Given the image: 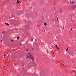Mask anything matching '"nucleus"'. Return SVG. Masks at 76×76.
<instances>
[{
    "label": "nucleus",
    "mask_w": 76,
    "mask_h": 76,
    "mask_svg": "<svg viewBox=\"0 0 76 76\" xmlns=\"http://www.w3.org/2000/svg\"><path fill=\"white\" fill-rule=\"evenodd\" d=\"M30 57L31 59V60L32 61H34V57L31 55V54L30 55Z\"/></svg>",
    "instance_id": "f257e3e1"
},
{
    "label": "nucleus",
    "mask_w": 76,
    "mask_h": 76,
    "mask_svg": "<svg viewBox=\"0 0 76 76\" xmlns=\"http://www.w3.org/2000/svg\"><path fill=\"white\" fill-rule=\"evenodd\" d=\"M70 4L71 5H73V4H74V2H70Z\"/></svg>",
    "instance_id": "f03ea898"
},
{
    "label": "nucleus",
    "mask_w": 76,
    "mask_h": 76,
    "mask_svg": "<svg viewBox=\"0 0 76 76\" xmlns=\"http://www.w3.org/2000/svg\"><path fill=\"white\" fill-rule=\"evenodd\" d=\"M5 25H6L7 26H9V24L8 23H5Z\"/></svg>",
    "instance_id": "7ed1b4c3"
},
{
    "label": "nucleus",
    "mask_w": 76,
    "mask_h": 76,
    "mask_svg": "<svg viewBox=\"0 0 76 76\" xmlns=\"http://www.w3.org/2000/svg\"><path fill=\"white\" fill-rule=\"evenodd\" d=\"M56 48H57L58 49V50H59V48H58L57 47V45H56Z\"/></svg>",
    "instance_id": "20e7f679"
},
{
    "label": "nucleus",
    "mask_w": 76,
    "mask_h": 76,
    "mask_svg": "<svg viewBox=\"0 0 76 76\" xmlns=\"http://www.w3.org/2000/svg\"><path fill=\"white\" fill-rule=\"evenodd\" d=\"M6 33V31H4L3 32L2 34H4H4Z\"/></svg>",
    "instance_id": "39448f33"
},
{
    "label": "nucleus",
    "mask_w": 76,
    "mask_h": 76,
    "mask_svg": "<svg viewBox=\"0 0 76 76\" xmlns=\"http://www.w3.org/2000/svg\"><path fill=\"white\" fill-rule=\"evenodd\" d=\"M44 25L45 26H46L47 25V23H44Z\"/></svg>",
    "instance_id": "423d86ee"
},
{
    "label": "nucleus",
    "mask_w": 76,
    "mask_h": 76,
    "mask_svg": "<svg viewBox=\"0 0 76 76\" xmlns=\"http://www.w3.org/2000/svg\"><path fill=\"white\" fill-rule=\"evenodd\" d=\"M17 39H19V37H17Z\"/></svg>",
    "instance_id": "0eeeda50"
},
{
    "label": "nucleus",
    "mask_w": 76,
    "mask_h": 76,
    "mask_svg": "<svg viewBox=\"0 0 76 76\" xmlns=\"http://www.w3.org/2000/svg\"><path fill=\"white\" fill-rule=\"evenodd\" d=\"M69 49V48H67V49L66 50V51H68V50Z\"/></svg>",
    "instance_id": "6e6552de"
},
{
    "label": "nucleus",
    "mask_w": 76,
    "mask_h": 76,
    "mask_svg": "<svg viewBox=\"0 0 76 76\" xmlns=\"http://www.w3.org/2000/svg\"><path fill=\"white\" fill-rule=\"evenodd\" d=\"M35 48V49L36 50H38V48H37V47H36Z\"/></svg>",
    "instance_id": "1a4fd4ad"
},
{
    "label": "nucleus",
    "mask_w": 76,
    "mask_h": 76,
    "mask_svg": "<svg viewBox=\"0 0 76 76\" xmlns=\"http://www.w3.org/2000/svg\"><path fill=\"white\" fill-rule=\"evenodd\" d=\"M4 58H6V55H5V54H4Z\"/></svg>",
    "instance_id": "9d476101"
},
{
    "label": "nucleus",
    "mask_w": 76,
    "mask_h": 76,
    "mask_svg": "<svg viewBox=\"0 0 76 76\" xmlns=\"http://www.w3.org/2000/svg\"><path fill=\"white\" fill-rule=\"evenodd\" d=\"M10 41H11V42H13V40H12L11 39Z\"/></svg>",
    "instance_id": "9b49d317"
},
{
    "label": "nucleus",
    "mask_w": 76,
    "mask_h": 76,
    "mask_svg": "<svg viewBox=\"0 0 76 76\" xmlns=\"http://www.w3.org/2000/svg\"><path fill=\"white\" fill-rule=\"evenodd\" d=\"M17 1L18 4H19V1H18V0H17Z\"/></svg>",
    "instance_id": "f8f14e48"
},
{
    "label": "nucleus",
    "mask_w": 76,
    "mask_h": 76,
    "mask_svg": "<svg viewBox=\"0 0 76 76\" xmlns=\"http://www.w3.org/2000/svg\"><path fill=\"white\" fill-rule=\"evenodd\" d=\"M34 41H37V39H35L34 40Z\"/></svg>",
    "instance_id": "ddd939ff"
},
{
    "label": "nucleus",
    "mask_w": 76,
    "mask_h": 76,
    "mask_svg": "<svg viewBox=\"0 0 76 76\" xmlns=\"http://www.w3.org/2000/svg\"><path fill=\"white\" fill-rule=\"evenodd\" d=\"M75 74H76V71H75Z\"/></svg>",
    "instance_id": "4468645a"
},
{
    "label": "nucleus",
    "mask_w": 76,
    "mask_h": 76,
    "mask_svg": "<svg viewBox=\"0 0 76 76\" xmlns=\"http://www.w3.org/2000/svg\"><path fill=\"white\" fill-rule=\"evenodd\" d=\"M20 45H22V44L21 43H20Z\"/></svg>",
    "instance_id": "2eb2a0df"
},
{
    "label": "nucleus",
    "mask_w": 76,
    "mask_h": 76,
    "mask_svg": "<svg viewBox=\"0 0 76 76\" xmlns=\"http://www.w3.org/2000/svg\"><path fill=\"white\" fill-rule=\"evenodd\" d=\"M27 58H29L28 56H27Z\"/></svg>",
    "instance_id": "dca6fc26"
},
{
    "label": "nucleus",
    "mask_w": 76,
    "mask_h": 76,
    "mask_svg": "<svg viewBox=\"0 0 76 76\" xmlns=\"http://www.w3.org/2000/svg\"><path fill=\"white\" fill-rule=\"evenodd\" d=\"M37 26H39V25H38L37 24Z\"/></svg>",
    "instance_id": "f3484780"
},
{
    "label": "nucleus",
    "mask_w": 76,
    "mask_h": 76,
    "mask_svg": "<svg viewBox=\"0 0 76 76\" xmlns=\"http://www.w3.org/2000/svg\"><path fill=\"white\" fill-rule=\"evenodd\" d=\"M1 42H2L3 41H2V40H1Z\"/></svg>",
    "instance_id": "a211bd4d"
},
{
    "label": "nucleus",
    "mask_w": 76,
    "mask_h": 76,
    "mask_svg": "<svg viewBox=\"0 0 76 76\" xmlns=\"http://www.w3.org/2000/svg\"><path fill=\"white\" fill-rule=\"evenodd\" d=\"M42 20H44V18H43Z\"/></svg>",
    "instance_id": "6ab92c4d"
},
{
    "label": "nucleus",
    "mask_w": 76,
    "mask_h": 76,
    "mask_svg": "<svg viewBox=\"0 0 76 76\" xmlns=\"http://www.w3.org/2000/svg\"><path fill=\"white\" fill-rule=\"evenodd\" d=\"M71 30H72V28H71Z\"/></svg>",
    "instance_id": "aec40b11"
},
{
    "label": "nucleus",
    "mask_w": 76,
    "mask_h": 76,
    "mask_svg": "<svg viewBox=\"0 0 76 76\" xmlns=\"http://www.w3.org/2000/svg\"><path fill=\"white\" fill-rule=\"evenodd\" d=\"M28 49H27V50H26V51H28Z\"/></svg>",
    "instance_id": "412c9836"
},
{
    "label": "nucleus",
    "mask_w": 76,
    "mask_h": 76,
    "mask_svg": "<svg viewBox=\"0 0 76 76\" xmlns=\"http://www.w3.org/2000/svg\"><path fill=\"white\" fill-rule=\"evenodd\" d=\"M29 54H30V53H29Z\"/></svg>",
    "instance_id": "4be33fe9"
},
{
    "label": "nucleus",
    "mask_w": 76,
    "mask_h": 76,
    "mask_svg": "<svg viewBox=\"0 0 76 76\" xmlns=\"http://www.w3.org/2000/svg\"><path fill=\"white\" fill-rule=\"evenodd\" d=\"M40 26L39 25V26Z\"/></svg>",
    "instance_id": "5701e85b"
}]
</instances>
